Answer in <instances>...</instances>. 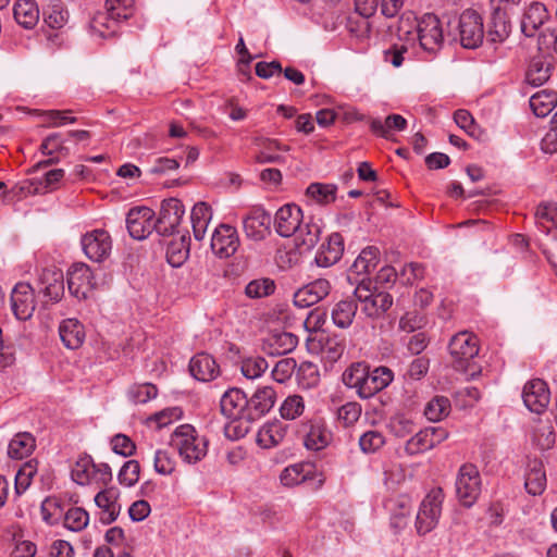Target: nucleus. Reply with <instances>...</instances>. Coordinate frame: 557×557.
<instances>
[{"label": "nucleus", "mask_w": 557, "mask_h": 557, "mask_svg": "<svg viewBox=\"0 0 557 557\" xmlns=\"http://www.w3.org/2000/svg\"><path fill=\"white\" fill-rule=\"evenodd\" d=\"M407 126V121L399 114H391L383 122L380 119H372L370 121L371 131L383 138H391L392 131H404Z\"/></svg>", "instance_id": "39"}, {"label": "nucleus", "mask_w": 557, "mask_h": 557, "mask_svg": "<svg viewBox=\"0 0 557 557\" xmlns=\"http://www.w3.org/2000/svg\"><path fill=\"white\" fill-rule=\"evenodd\" d=\"M354 295L357 300L362 302V312L370 318L382 315L393 304V298L388 293L372 292L363 282L356 287Z\"/></svg>", "instance_id": "9"}, {"label": "nucleus", "mask_w": 557, "mask_h": 557, "mask_svg": "<svg viewBox=\"0 0 557 557\" xmlns=\"http://www.w3.org/2000/svg\"><path fill=\"white\" fill-rule=\"evenodd\" d=\"M368 372V367L362 362H357L351 364L348 369L343 373V383L349 387L355 388L357 394H360L361 387L364 382L366 374Z\"/></svg>", "instance_id": "48"}, {"label": "nucleus", "mask_w": 557, "mask_h": 557, "mask_svg": "<svg viewBox=\"0 0 557 557\" xmlns=\"http://www.w3.org/2000/svg\"><path fill=\"white\" fill-rule=\"evenodd\" d=\"M344 252V238L339 233H332L326 243L319 248L314 261L318 267L329 268L338 262Z\"/></svg>", "instance_id": "24"}, {"label": "nucleus", "mask_w": 557, "mask_h": 557, "mask_svg": "<svg viewBox=\"0 0 557 557\" xmlns=\"http://www.w3.org/2000/svg\"><path fill=\"white\" fill-rule=\"evenodd\" d=\"M185 207L180 199L169 198L162 201L157 224V233L161 236H170L178 232Z\"/></svg>", "instance_id": "8"}, {"label": "nucleus", "mask_w": 557, "mask_h": 557, "mask_svg": "<svg viewBox=\"0 0 557 557\" xmlns=\"http://www.w3.org/2000/svg\"><path fill=\"white\" fill-rule=\"evenodd\" d=\"M557 104V94L550 90H541L530 98V107L539 117L547 116Z\"/></svg>", "instance_id": "41"}, {"label": "nucleus", "mask_w": 557, "mask_h": 557, "mask_svg": "<svg viewBox=\"0 0 557 557\" xmlns=\"http://www.w3.org/2000/svg\"><path fill=\"white\" fill-rule=\"evenodd\" d=\"M546 473L543 463L532 460L528 463L524 487L530 495H541L546 488Z\"/></svg>", "instance_id": "34"}, {"label": "nucleus", "mask_w": 557, "mask_h": 557, "mask_svg": "<svg viewBox=\"0 0 557 557\" xmlns=\"http://www.w3.org/2000/svg\"><path fill=\"white\" fill-rule=\"evenodd\" d=\"M392 381L393 372L388 368L379 367L372 371L368 370L359 396L364 399L370 398L388 386Z\"/></svg>", "instance_id": "26"}, {"label": "nucleus", "mask_w": 557, "mask_h": 557, "mask_svg": "<svg viewBox=\"0 0 557 557\" xmlns=\"http://www.w3.org/2000/svg\"><path fill=\"white\" fill-rule=\"evenodd\" d=\"M549 13L546 5L539 1L531 2L525 7L520 28L524 36L532 37L540 29V27L548 20Z\"/></svg>", "instance_id": "22"}, {"label": "nucleus", "mask_w": 557, "mask_h": 557, "mask_svg": "<svg viewBox=\"0 0 557 557\" xmlns=\"http://www.w3.org/2000/svg\"><path fill=\"white\" fill-rule=\"evenodd\" d=\"M211 220L212 209L207 202L199 201L194 205L190 212V222L194 237L197 240H202L205 238Z\"/></svg>", "instance_id": "32"}, {"label": "nucleus", "mask_w": 557, "mask_h": 557, "mask_svg": "<svg viewBox=\"0 0 557 557\" xmlns=\"http://www.w3.org/2000/svg\"><path fill=\"white\" fill-rule=\"evenodd\" d=\"M128 398L134 404H146L158 395V388L151 383L133 385L128 389Z\"/></svg>", "instance_id": "58"}, {"label": "nucleus", "mask_w": 557, "mask_h": 557, "mask_svg": "<svg viewBox=\"0 0 557 557\" xmlns=\"http://www.w3.org/2000/svg\"><path fill=\"white\" fill-rule=\"evenodd\" d=\"M121 23L109 14L98 12L91 20L89 32L92 37L110 38L117 34Z\"/></svg>", "instance_id": "37"}, {"label": "nucleus", "mask_w": 557, "mask_h": 557, "mask_svg": "<svg viewBox=\"0 0 557 557\" xmlns=\"http://www.w3.org/2000/svg\"><path fill=\"white\" fill-rule=\"evenodd\" d=\"M268 368L269 363L262 357H250L242 362V373L250 380L260 377Z\"/></svg>", "instance_id": "60"}, {"label": "nucleus", "mask_w": 557, "mask_h": 557, "mask_svg": "<svg viewBox=\"0 0 557 557\" xmlns=\"http://www.w3.org/2000/svg\"><path fill=\"white\" fill-rule=\"evenodd\" d=\"M275 289V281L263 277L249 282L245 287V294L249 298H262L272 295Z\"/></svg>", "instance_id": "53"}, {"label": "nucleus", "mask_w": 557, "mask_h": 557, "mask_svg": "<svg viewBox=\"0 0 557 557\" xmlns=\"http://www.w3.org/2000/svg\"><path fill=\"white\" fill-rule=\"evenodd\" d=\"M448 437V432L443 428L430 426L416 433L405 445L409 455L425 453Z\"/></svg>", "instance_id": "14"}, {"label": "nucleus", "mask_w": 557, "mask_h": 557, "mask_svg": "<svg viewBox=\"0 0 557 557\" xmlns=\"http://www.w3.org/2000/svg\"><path fill=\"white\" fill-rule=\"evenodd\" d=\"M460 44L467 49L478 48L484 38L483 21L473 10H466L458 21Z\"/></svg>", "instance_id": "7"}, {"label": "nucleus", "mask_w": 557, "mask_h": 557, "mask_svg": "<svg viewBox=\"0 0 557 557\" xmlns=\"http://www.w3.org/2000/svg\"><path fill=\"white\" fill-rule=\"evenodd\" d=\"M385 508L391 515V527L396 532H401L408 524L412 509V499L408 495H397L385 502Z\"/></svg>", "instance_id": "20"}, {"label": "nucleus", "mask_w": 557, "mask_h": 557, "mask_svg": "<svg viewBox=\"0 0 557 557\" xmlns=\"http://www.w3.org/2000/svg\"><path fill=\"white\" fill-rule=\"evenodd\" d=\"M104 12L122 24L133 16L135 2L134 0H107Z\"/></svg>", "instance_id": "46"}, {"label": "nucleus", "mask_w": 557, "mask_h": 557, "mask_svg": "<svg viewBox=\"0 0 557 557\" xmlns=\"http://www.w3.org/2000/svg\"><path fill=\"white\" fill-rule=\"evenodd\" d=\"M95 286L91 269L83 262L72 264L67 270V288L72 296L84 299Z\"/></svg>", "instance_id": "13"}, {"label": "nucleus", "mask_w": 557, "mask_h": 557, "mask_svg": "<svg viewBox=\"0 0 557 557\" xmlns=\"http://www.w3.org/2000/svg\"><path fill=\"white\" fill-rule=\"evenodd\" d=\"M522 399L530 411L540 414L545 411L549 404L550 392L543 380L534 379L524 384Z\"/></svg>", "instance_id": "15"}, {"label": "nucleus", "mask_w": 557, "mask_h": 557, "mask_svg": "<svg viewBox=\"0 0 557 557\" xmlns=\"http://www.w3.org/2000/svg\"><path fill=\"white\" fill-rule=\"evenodd\" d=\"M13 14L17 24L26 29L34 28L40 16L39 8L35 0H17L14 4Z\"/></svg>", "instance_id": "33"}, {"label": "nucleus", "mask_w": 557, "mask_h": 557, "mask_svg": "<svg viewBox=\"0 0 557 557\" xmlns=\"http://www.w3.org/2000/svg\"><path fill=\"white\" fill-rule=\"evenodd\" d=\"M271 215L262 208H253L243 219L246 236L251 240H263L271 233Z\"/></svg>", "instance_id": "17"}, {"label": "nucleus", "mask_w": 557, "mask_h": 557, "mask_svg": "<svg viewBox=\"0 0 557 557\" xmlns=\"http://www.w3.org/2000/svg\"><path fill=\"white\" fill-rule=\"evenodd\" d=\"M510 33L511 24L505 9L495 7L487 26L486 40L492 44H502Z\"/></svg>", "instance_id": "25"}, {"label": "nucleus", "mask_w": 557, "mask_h": 557, "mask_svg": "<svg viewBox=\"0 0 557 557\" xmlns=\"http://www.w3.org/2000/svg\"><path fill=\"white\" fill-rule=\"evenodd\" d=\"M183 417V410L180 407H170L152 414L148 421L154 424L157 429L165 428Z\"/></svg>", "instance_id": "59"}, {"label": "nucleus", "mask_w": 557, "mask_h": 557, "mask_svg": "<svg viewBox=\"0 0 557 557\" xmlns=\"http://www.w3.org/2000/svg\"><path fill=\"white\" fill-rule=\"evenodd\" d=\"M239 247L237 230L227 224L219 225L211 237V249L220 258L233 256Z\"/></svg>", "instance_id": "16"}, {"label": "nucleus", "mask_w": 557, "mask_h": 557, "mask_svg": "<svg viewBox=\"0 0 557 557\" xmlns=\"http://www.w3.org/2000/svg\"><path fill=\"white\" fill-rule=\"evenodd\" d=\"M140 466L137 460L126 461L119 471L117 480L120 484L131 487L139 480Z\"/></svg>", "instance_id": "61"}, {"label": "nucleus", "mask_w": 557, "mask_h": 557, "mask_svg": "<svg viewBox=\"0 0 557 557\" xmlns=\"http://www.w3.org/2000/svg\"><path fill=\"white\" fill-rule=\"evenodd\" d=\"M311 463H295L286 467L281 473V483L286 486H294L305 482L312 473Z\"/></svg>", "instance_id": "43"}, {"label": "nucleus", "mask_w": 557, "mask_h": 557, "mask_svg": "<svg viewBox=\"0 0 557 557\" xmlns=\"http://www.w3.org/2000/svg\"><path fill=\"white\" fill-rule=\"evenodd\" d=\"M89 523L88 512L81 507H72L64 515V527L72 532L83 531Z\"/></svg>", "instance_id": "52"}, {"label": "nucleus", "mask_w": 557, "mask_h": 557, "mask_svg": "<svg viewBox=\"0 0 557 557\" xmlns=\"http://www.w3.org/2000/svg\"><path fill=\"white\" fill-rule=\"evenodd\" d=\"M448 349L454 369L465 373L467 380H475L481 375L482 367L474 360L479 354V341L473 334H456L450 339Z\"/></svg>", "instance_id": "2"}, {"label": "nucleus", "mask_w": 557, "mask_h": 557, "mask_svg": "<svg viewBox=\"0 0 557 557\" xmlns=\"http://www.w3.org/2000/svg\"><path fill=\"white\" fill-rule=\"evenodd\" d=\"M152 463L154 471L160 475H170L175 470V459L165 449H156L152 453Z\"/></svg>", "instance_id": "56"}, {"label": "nucleus", "mask_w": 557, "mask_h": 557, "mask_svg": "<svg viewBox=\"0 0 557 557\" xmlns=\"http://www.w3.org/2000/svg\"><path fill=\"white\" fill-rule=\"evenodd\" d=\"M221 411L227 419L249 418V399L239 388H230L221 397Z\"/></svg>", "instance_id": "18"}, {"label": "nucleus", "mask_w": 557, "mask_h": 557, "mask_svg": "<svg viewBox=\"0 0 557 557\" xmlns=\"http://www.w3.org/2000/svg\"><path fill=\"white\" fill-rule=\"evenodd\" d=\"M189 245L185 236H181L180 240H172L166 249L168 262L173 268L181 267L188 258Z\"/></svg>", "instance_id": "47"}, {"label": "nucleus", "mask_w": 557, "mask_h": 557, "mask_svg": "<svg viewBox=\"0 0 557 557\" xmlns=\"http://www.w3.org/2000/svg\"><path fill=\"white\" fill-rule=\"evenodd\" d=\"M535 218L540 226L543 228V232L549 234L552 232V227L557 223V203H541L536 209Z\"/></svg>", "instance_id": "50"}, {"label": "nucleus", "mask_w": 557, "mask_h": 557, "mask_svg": "<svg viewBox=\"0 0 557 557\" xmlns=\"http://www.w3.org/2000/svg\"><path fill=\"white\" fill-rule=\"evenodd\" d=\"M39 178H25L17 182L10 190L13 197L21 200L28 196L42 194Z\"/></svg>", "instance_id": "57"}, {"label": "nucleus", "mask_w": 557, "mask_h": 557, "mask_svg": "<svg viewBox=\"0 0 557 557\" xmlns=\"http://www.w3.org/2000/svg\"><path fill=\"white\" fill-rule=\"evenodd\" d=\"M111 449L114 454L129 457L136 450L135 443L125 434H115L110 441Z\"/></svg>", "instance_id": "64"}, {"label": "nucleus", "mask_w": 557, "mask_h": 557, "mask_svg": "<svg viewBox=\"0 0 557 557\" xmlns=\"http://www.w3.org/2000/svg\"><path fill=\"white\" fill-rule=\"evenodd\" d=\"M336 190L333 184L312 183L307 187L306 195L318 205H329L335 200Z\"/></svg>", "instance_id": "44"}, {"label": "nucleus", "mask_w": 557, "mask_h": 557, "mask_svg": "<svg viewBox=\"0 0 557 557\" xmlns=\"http://www.w3.org/2000/svg\"><path fill=\"white\" fill-rule=\"evenodd\" d=\"M171 443L182 460L188 465L199 462L208 453L207 437L200 435L190 424L178 425L171 436Z\"/></svg>", "instance_id": "3"}, {"label": "nucleus", "mask_w": 557, "mask_h": 557, "mask_svg": "<svg viewBox=\"0 0 557 557\" xmlns=\"http://www.w3.org/2000/svg\"><path fill=\"white\" fill-rule=\"evenodd\" d=\"M456 495L459 503L472 507L481 494V475L474 465H462L456 478Z\"/></svg>", "instance_id": "5"}, {"label": "nucleus", "mask_w": 557, "mask_h": 557, "mask_svg": "<svg viewBox=\"0 0 557 557\" xmlns=\"http://www.w3.org/2000/svg\"><path fill=\"white\" fill-rule=\"evenodd\" d=\"M276 401V392L271 386L258 388L249 399L250 418L255 420L262 417L273 408Z\"/></svg>", "instance_id": "29"}, {"label": "nucleus", "mask_w": 557, "mask_h": 557, "mask_svg": "<svg viewBox=\"0 0 557 557\" xmlns=\"http://www.w3.org/2000/svg\"><path fill=\"white\" fill-rule=\"evenodd\" d=\"M301 433L305 446L311 450L325 448L332 440V433L326 429L322 419H311L304 423Z\"/></svg>", "instance_id": "19"}, {"label": "nucleus", "mask_w": 557, "mask_h": 557, "mask_svg": "<svg viewBox=\"0 0 557 557\" xmlns=\"http://www.w3.org/2000/svg\"><path fill=\"white\" fill-rule=\"evenodd\" d=\"M443 502L444 492L440 487L431 490L423 498L414 520V528L419 535H425L436 528L442 515Z\"/></svg>", "instance_id": "4"}, {"label": "nucleus", "mask_w": 557, "mask_h": 557, "mask_svg": "<svg viewBox=\"0 0 557 557\" xmlns=\"http://www.w3.org/2000/svg\"><path fill=\"white\" fill-rule=\"evenodd\" d=\"M296 381L297 384L305 389L317 386L320 381L317 366L311 362L300 363L296 371Z\"/></svg>", "instance_id": "49"}, {"label": "nucleus", "mask_w": 557, "mask_h": 557, "mask_svg": "<svg viewBox=\"0 0 557 557\" xmlns=\"http://www.w3.org/2000/svg\"><path fill=\"white\" fill-rule=\"evenodd\" d=\"M380 251L376 247L369 246L361 250L352 265L350 272L357 275L369 274L379 263Z\"/></svg>", "instance_id": "40"}, {"label": "nucleus", "mask_w": 557, "mask_h": 557, "mask_svg": "<svg viewBox=\"0 0 557 557\" xmlns=\"http://www.w3.org/2000/svg\"><path fill=\"white\" fill-rule=\"evenodd\" d=\"M417 35L421 48L429 53L438 52L444 45V30L440 18L425 13L417 22Z\"/></svg>", "instance_id": "6"}, {"label": "nucleus", "mask_w": 557, "mask_h": 557, "mask_svg": "<svg viewBox=\"0 0 557 557\" xmlns=\"http://www.w3.org/2000/svg\"><path fill=\"white\" fill-rule=\"evenodd\" d=\"M331 290L329 281L318 278L294 294V304L299 308H308L325 298Z\"/></svg>", "instance_id": "21"}, {"label": "nucleus", "mask_w": 557, "mask_h": 557, "mask_svg": "<svg viewBox=\"0 0 557 557\" xmlns=\"http://www.w3.org/2000/svg\"><path fill=\"white\" fill-rule=\"evenodd\" d=\"M72 480L78 485H89L97 482V465L89 456L77 459L71 470Z\"/></svg>", "instance_id": "36"}, {"label": "nucleus", "mask_w": 557, "mask_h": 557, "mask_svg": "<svg viewBox=\"0 0 557 557\" xmlns=\"http://www.w3.org/2000/svg\"><path fill=\"white\" fill-rule=\"evenodd\" d=\"M40 292L51 301H60L64 295V276L62 270L51 267L44 269L40 276Z\"/></svg>", "instance_id": "23"}, {"label": "nucleus", "mask_w": 557, "mask_h": 557, "mask_svg": "<svg viewBox=\"0 0 557 557\" xmlns=\"http://www.w3.org/2000/svg\"><path fill=\"white\" fill-rule=\"evenodd\" d=\"M450 401L445 396H435L424 407V416L429 421L437 422L450 412Z\"/></svg>", "instance_id": "45"}, {"label": "nucleus", "mask_w": 557, "mask_h": 557, "mask_svg": "<svg viewBox=\"0 0 557 557\" xmlns=\"http://www.w3.org/2000/svg\"><path fill=\"white\" fill-rule=\"evenodd\" d=\"M85 256L94 262L104 261L111 253L112 239L104 230H92L81 239Z\"/></svg>", "instance_id": "10"}, {"label": "nucleus", "mask_w": 557, "mask_h": 557, "mask_svg": "<svg viewBox=\"0 0 557 557\" xmlns=\"http://www.w3.org/2000/svg\"><path fill=\"white\" fill-rule=\"evenodd\" d=\"M357 310L358 306L355 299L347 298L339 300L332 308V321L337 327L347 329L351 325Z\"/></svg>", "instance_id": "38"}, {"label": "nucleus", "mask_w": 557, "mask_h": 557, "mask_svg": "<svg viewBox=\"0 0 557 557\" xmlns=\"http://www.w3.org/2000/svg\"><path fill=\"white\" fill-rule=\"evenodd\" d=\"M126 227L129 235L137 240L147 238L152 231L157 232L154 212L148 207H136L128 211Z\"/></svg>", "instance_id": "11"}, {"label": "nucleus", "mask_w": 557, "mask_h": 557, "mask_svg": "<svg viewBox=\"0 0 557 557\" xmlns=\"http://www.w3.org/2000/svg\"><path fill=\"white\" fill-rule=\"evenodd\" d=\"M228 420L225 425V435L234 441L243 438L249 432L251 422L255 421V419L250 417Z\"/></svg>", "instance_id": "62"}, {"label": "nucleus", "mask_w": 557, "mask_h": 557, "mask_svg": "<svg viewBox=\"0 0 557 557\" xmlns=\"http://www.w3.org/2000/svg\"><path fill=\"white\" fill-rule=\"evenodd\" d=\"M305 411V400L302 396L294 394L287 396L281 404V418L295 420Z\"/></svg>", "instance_id": "54"}, {"label": "nucleus", "mask_w": 557, "mask_h": 557, "mask_svg": "<svg viewBox=\"0 0 557 557\" xmlns=\"http://www.w3.org/2000/svg\"><path fill=\"white\" fill-rule=\"evenodd\" d=\"M11 309L20 321L29 320L36 309L34 288L25 282L17 283L11 293Z\"/></svg>", "instance_id": "12"}, {"label": "nucleus", "mask_w": 557, "mask_h": 557, "mask_svg": "<svg viewBox=\"0 0 557 557\" xmlns=\"http://www.w3.org/2000/svg\"><path fill=\"white\" fill-rule=\"evenodd\" d=\"M36 447V440L29 432L15 434L8 445V456L11 459L21 460L33 454Z\"/></svg>", "instance_id": "35"}, {"label": "nucleus", "mask_w": 557, "mask_h": 557, "mask_svg": "<svg viewBox=\"0 0 557 557\" xmlns=\"http://www.w3.org/2000/svg\"><path fill=\"white\" fill-rule=\"evenodd\" d=\"M278 443V422L268 421L262 424L257 434V444L264 449L273 448Z\"/></svg>", "instance_id": "51"}, {"label": "nucleus", "mask_w": 557, "mask_h": 557, "mask_svg": "<svg viewBox=\"0 0 557 557\" xmlns=\"http://www.w3.org/2000/svg\"><path fill=\"white\" fill-rule=\"evenodd\" d=\"M552 75L550 64L541 60L533 61L527 72V81L531 85L541 86L546 83Z\"/></svg>", "instance_id": "55"}, {"label": "nucleus", "mask_w": 557, "mask_h": 557, "mask_svg": "<svg viewBox=\"0 0 557 557\" xmlns=\"http://www.w3.org/2000/svg\"><path fill=\"white\" fill-rule=\"evenodd\" d=\"M318 345L321 359L333 364L342 358L346 349V339L342 335L321 334L318 338Z\"/></svg>", "instance_id": "27"}, {"label": "nucleus", "mask_w": 557, "mask_h": 557, "mask_svg": "<svg viewBox=\"0 0 557 557\" xmlns=\"http://www.w3.org/2000/svg\"><path fill=\"white\" fill-rule=\"evenodd\" d=\"M59 334L62 343L69 349L79 348L85 341L84 326L76 319H65L60 323Z\"/></svg>", "instance_id": "30"}, {"label": "nucleus", "mask_w": 557, "mask_h": 557, "mask_svg": "<svg viewBox=\"0 0 557 557\" xmlns=\"http://www.w3.org/2000/svg\"><path fill=\"white\" fill-rule=\"evenodd\" d=\"M69 20V13L61 0H50L44 10V21L52 29L62 28Z\"/></svg>", "instance_id": "42"}, {"label": "nucleus", "mask_w": 557, "mask_h": 557, "mask_svg": "<svg viewBox=\"0 0 557 557\" xmlns=\"http://www.w3.org/2000/svg\"><path fill=\"white\" fill-rule=\"evenodd\" d=\"M413 421L403 413L394 414L388 422L391 432L397 437H405L413 432Z\"/></svg>", "instance_id": "63"}, {"label": "nucleus", "mask_w": 557, "mask_h": 557, "mask_svg": "<svg viewBox=\"0 0 557 557\" xmlns=\"http://www.w3.org/2000/svg\"><path fill=\"white\" fill-rule=\"evenodd\" d=\"M302 211L295 203L281 206V270L298 265L305 251L319 242L320 227L317 224L301 226Z\"/></svg>", "instance_id": "1"}, {"label": "nucleus", "mask_w": 557, "mask_h": 557, "mask_svg": "<svg viewBox=\"0 0 557 557\" xmlns=\"http://www.w3.org/2000/svg\"><path fill=\"white\" fill-rule=\"evenodd\" d=\"M189 371L196 380L201 382H210L220 374L215 360L205 352L197 354L190 359Z\"/></svg>", "instance_id": "28"}, {"label": "nucleus", "mask_w": 557, "mask_h": 557, "mask_svg": "<svg viewBox=\"0 0 557 557\" xmlns=\"http://www.w3.org/2000/svg\"><path fill=\"white\" fill-rule=\"evenodd\" d=\"M96 505L102 509L100 521L102 523L113 522L121 511V506L117 503V494L114 490H104L95 496Z\"/></svg>", "instance_id": "31"}]
</instances>
